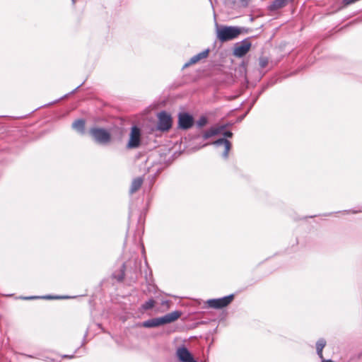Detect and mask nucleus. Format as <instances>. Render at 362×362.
<instances>
[{"mask_svg": "<svg viewBox=\"0 0 362 362\" xmlns=\"http://www.w3.org/2000/svg\"><path fill=\"white\" fill-rule=\"evenodd\" d=\"M195 124L193 115L187 112H180L177 115V128L188 130Z\"/></svg>", "mask_w": 362, "mask_h": 362, "instance_id": "6", "label": "nucleus"}, {"mask_svg": "<svg viewBox=\"0 0 362 362\" xmlns=\"http://www.w3.org/2000/svg\"><path fill=\"white\" fill-rule=\"evenodd\" d=\"M230 124H225L218 126L211 127L209 130L204 132L202 134V137L204 140H206L214 136L220 134L227 127L230 126Z\"/></svg>", "mask_w": 362, "mask_h": 362, "instance_id": "11", "label": "nucleus"}, {"mask_svg": "<svg viewBox=\"0 0 362 362\" xmlns=\"http://www.w3.org/2000/svg\"><path fill=\"white\" fill-rule=\"evenodd\" d=\"M62 357L64 358H73L74 357V354H72V355L64 354L62 356Z\"/></svg>", "mask_w": 362, "mask_h": 362, "instance_id": "28", "label": "nucleus"}, {"mask_svg": "<svg viewBox=\"0 0 362 362\" xmlns=\"http://www.w3.org/2000/svg\"><path fill=\"white\" fill-rule=\"evenodd\" d=\"M209 49H206L199 52V54H195L194 56L191 57L190 59L183 65L182 69L189 66L192 64L197 63L199 61H200L202 59L206 58L209 55Z\"/></svg>", "mask_w": 362, "mask_h": 362, "instance_id": "12", "label": "nucleus"}, {"mask_svg": "<svg viewBox=\"0 0 362 362\" xmlns=\"http://www.w3.org/2000/svg\"><path fill=\"white\" fill-rule=\"evenodd\" d=\"M292 0H274L267 7L269 11H275L285 7Z\"/></svg>", "mask_w": 362, "mask_h": 362, "instance_id": "13", "label": "nucleus"}, {"mask_svg": "<svg viewBox=\"0 0 362 362\" xmlns=\"http://www.w3.org/2000/svg\"><path fill=\"white\" fill-rule=\"evenodd\" d=\"M234 298L235 294L231 293L221 298L209 299L206 300V305L209 308L220 310L228 306Z\"/></svg>", "mask_w": 362, "mask_h": 362, "instance_id": "5", "label": "nucleus"}, {"mask_svg": "<svg viewBox=\"0 0 362 362\" xmlns=\"http://www.w3.org/2000/svg\"><path fill=\"white\" fill-rule=\"evenodd\" d=\"M269 63V59L266 57H261L259 58V65L261 68H265Z\"/></svg>", "mask_w": 362, "mask_h": 362, "instance_id": "21", "label": "nucleus"}, {"mask_svg": "<svg viewBox=\"0 0 362 362\" xmlns=\"http://www.w3.org/2000/svg\"><path fill=\"white\" fill-rule=\"evenodd\" d=\"M259 98H257L256 96L254 97V98L251 101V103H250V105L249 107V108L247 109L248 111H250V110L252 108V107L254 106V105L257 103V100Z\"/></svg>", "mask_w": 362, "mask_h": 362, "instance_id": "23", "label": "nucleus"}, {"mask_svg": "<svg viewBox=\"0 0 362 362\" xmlns=\"http://www.w3.org/2000/svg\"><path fill=\"white\" fill-rule=\"evenodd\" d=\"M240 1H241V2H243V3H244V2H245V3L247 4V1H248L249 0H240Z\"/></svg>", "mask_w": 362, "mask_h": 362, "instance_id": "32", "label": "nucleus"}, {"mask_svg": "<svg viewBox=\"0 0 362 362\" xmlns=\"http://www.w3.org/2000/svg\"><path fill=\"white\" fill-rule=\"evenodd\" d=\"M321 359H322V362H335L331 359H325L324 358H322Z\"/></svg>", "mask_w": 362, "mask_h": 362, "instance_id": "29", "label": "nucleus"}, {"mask_svg": "<svg viewBox=\"0 0 362 362\" xmlns=\"http://www.w3.org/2000/svg\"><path fill=\"white\" fill-rule=\"evenodd\" d=\"M126 264L123 263L119 270L112 273V279H116L118 282L123 281L125 276Z\"/></svg>", "mask_w": 362, "mask_h": 362, "instance_id": "16", "label": "nucleus"}, {"mask_svg": "<svg viewBox=\"0 0 362 362\" xmlns=\"http://www.w3.org/2000/svg\"><path fill=\"white\" fill-rule=\"evenodd\" d=\"M208 123V119L206 116H201L199 119L196 122V125L198 128L201 129L206 126Z\"/></svg>", "mask_w": 362, "mask_h": 362, "instance_id": "20", "label": "nucleus"}, {"mask_svg": "<svg viewBox=\"0 0 362 362\" xmlns=\"http://www.w3.org/2000/svg\"><path fill=\"white\" fill-rule=\"evenodd\" d=\"M175 355L180 362H198L185 345L177 347Z\"/></svg>", "mask_w": 362, "mask_h": 362, "instance_id": "10", "label": "nucleus"}, {"mask_svg": "<svg viewBox=\"0 0 362 362\" xmlns=\"http://www.w3.org/2000/svg\"><path fill=\"white\" fill-rule=\"evenodd\" d=\"M85 126L86 122L83 119H78L71 124V127L81 134L85 133Z\"/></svg>", "mask_w": 362, "mask_h": 362, "instance_id": "15", "label": "nucleus"}, {"mask_svg": "<svg viewBox=\"0 0 362 362\" xmlns=\"http://www.w3.org/2000/svg\"><path fill=\"white\" fill-rule=\"evenodd\" d=\"M21 355H23L25 357L30 358H38L37 355H30V354H20Z\"/></svg>", "mask_w": 362, "mask_h": 362, "instance_id": "26", "label": "nucleus"}, {"mask_svg": "<svg viewBox=\"0 0 362 362\" xmlns=\"http://www.w3.org/2000/svg\"><path fill=\"white\" fill-rule=\"evenodd\" d=\"M252 44L250 38H245L235 45L233 54L237 57H243L250 51Z\"/></svg>", "mask_w": 362, "mask_h": 362, "instance_id": "9", "label": "nucleus"}, {"mask_svg": "<svg viewBox=\"0 0 362 362\" xmlns=\"http://www.w3.org/2000/svg\"><path fill=\"white\" fill-rule=\"evenodd\" d=\"M145 279H146V283L150 284V280H148V276H147V274H146V276H145Z\"/></svg>", "mask_w": 362, "mask_h": 362, "instance_id": "30", "label": "nucleus"}, {"mask_svg": "<svg viewBox=\"0 0 362 362\" xmlns=\"http://www.w3.org/2000/svg\"><path fill=\"white\" fill-rule=\"evenodd\" d=\"M76 1V0H71L72 4H73L74 6L75 5Z\"/></svg>", "mask_w": 362, "mask_h": 362, "instance_id": "33", "label": "nucleus"}, {"mask_svg": "<svg viewBox=\"0 0 362 362\" xmlns=\"http://www.w3.org/2000/svg\"><path fill=\"white\" fill-rule=\"evenodd\" d=\"M83 84V83H81L80 85H78L75 89H74L72 91H71L69 95H71V94H73L81 86H82V85ZM68 95V94L65 95L63 98H66Z\"/></svg>", "mask_w": 362, "mask_h": 362, "instance_id": "25", "label": "nucleus"}, {"mask_svg": "<svg viewBox=\"0 0 362 362\" xmlns=\"http://www.w3.org/2000/svg\"><path fill=\"white\" fill-rule=\"evenodd\" d=\"M249 29L244 27L221 25L216 24V37L221 42L233 40L241 33H247Z\"/></svg>", "mask_w": 362, "mask_h": 362, "instance_id": "1", "label": "nucleus"}, {"mask_svg": "<svg viewBox=\"0 0 362 362\" xmlns=\"http://www.w3.org/2000/svg\"><path fill=\"white\" fill-rule=\"evenodd\" d=\"M70 298L69 296H51V295H47V296H21L20 297V298L23 299V300H33V299H38V298H42V299H66V298Z\"/></svg>", "mask_w": 362, "mask_h": 362, "instance_id": "14", "label": "nucleus"}, {"mask_svg": "<svg viewBox=\"0 0 362 362\" xmlns=\"http://www.w3.org/2000/svg\"><path fill=\"white\" fill-rule=\"evenodd\" d=\"M86 336H87V332L85 334V335H84V337H83V343H82V345H83V344H85V342H86V341H85V339H86Z\"/></svg>", "mask_w": 362, "mask_h": 362, "instance_id": "31", "label": "nucleus"}, {"mask_svg": "<svg viewBox=\"0 0 362 362\" xmlns=\"http://www.w3.org/2000/svg\"><path fill=\"white\" fill-rule=\"evenodd\" d=\"M223 137L219 138L211 143L216 148L223 147L224 150L221 153V157L226 160L228 158V153L232 148V144L228 140V138L233 137V132L225 129L221 133Z\"/></svg>", "mask_w": 362, "mask_h": 362, "instance_id": "4", "label": "nucleus"}, {"mask_svg": "<svg viewBox=\"0 0 362 362\" xmlns=\"http://www.w3.org/2000/svg\"><path fill=\"white\" fill-rule=\"evenodd\" d=\"M88 132L93 141L99 145L106 146L109 144L112 140L111 133L105 128L98 127H91Z\"/></svg>", "mask_w": 362, "mask_h": 362, "instance_id": "3", "label": "nucleus"}, {"mask_svg": "<svg viewBox=\"0 0 362 362\" xmlns=\"http://www.w3.org/2000/svg\"><path fill=\"white\" fill-rule=\"evenodd\" d=\"M143 179L141 177H138L134 179L129 189L130 194H134L141 187Z\"/></svg>", "mask_w": 362, "mask_h": 362, "instance_id": "18", "label": "nucleus"}, {"mask_svg": "<svg viewBox=\"0 0 362 362\" xmlns=\"http://www.w3.org/2000/svg\"><path fill=\"white\" fill-rule=\"evenodd\" d=\"M155 303L154 299L150 298L141 305V308L144 310H151L154 307Z\"/></svg>", "mask_w": 362, "mask_h": 362, "instance_id": "19", "label": "nucleus"}, {"mask_svg": "<svg viewBox=\"0 0 362 362\" xmlns=\"http://www.w3.org/2000/svg\"><path fill=\"white\" fill-rule=\"evenodd\" d=\"M182 313L181 311L175 310L172 313H167L163 316L151 318L144 321L141 325L146 328L158 327L176 321L182 315Z\"/></svg>", "mask_w": 362, "mask_h": 362, "instance_id": "2", "label": "nucleus"}, {"mask_svg": "<svg viewBox=\"0 0 362 362\" xmlns=\"http://www.w3.org/2000/svg\"><path fill=\"white\" fill-rule=\"evenodd\" d=\"M157 129L160 132H168L172 127L173 119L166 111H161L158 115Z\"/></svg>", "mask_w": 362, "mask_h": 362, "instance_id": "8", "label": "nucleus"}, {"mask_svg": "<svg viewBox=\"0 0 362 362\" xmlns=\"http://www.w3.org/2000/svg\"><path fill=\"white\" fill-rule=\"evenodd\" d=\"M326 340L324 338L319 339L315 344L316 352L319 358H322L323 354L322 351L325 346H326Z\"/></svg>", "mask_w": 362, "mask_h": 362, "instance_id": "17", "label": "nucleus"}, {"mask_svg": "<svg viewBox=\"0 0 362 362\" xmlns=\"http://www.w3.org/2000/svg\"><path fill=\"white\" fill-rule=\"evenodd\" d=\"M250 112V111H248V110H247L245 112V114H243V115H241V116L238 117L237 118V122H242V120H243V119H244V118L246 117V115L248 114V112Z\"/></svg>", "mask_w": 362, "mask_h": 362, "instance_id": "24", "label": "nucleus"}, {"mask_svg": "<svg viewBox=\"0 0 362 362\" xmlns=\"http://www.w3.org/2000/svg\"><path fill=\"white\" fill-rule=\"evenodd\" d=\"M202 134H201L200 132H197L195 133L194 134H193L192 136V139H199L200 137H202Z\"/></svg>", "mask_w": 362, "mask_h": 362, "instance_id": "27", "label": "nucleus"}, {"mask_svg": "<svg viewBox=\"0 0 362 362\" xmlns=\"http://www.w3.org/2000/svg\"><path fill=\"white\" fill-rule=\"evenodd\" d=\"M141 142V130L136 126L133 125L131 127L129 133V139L128 141L127 147L128 148H137L140 146Z\"/></svg>", "mask_w": 362, "mask_h": 362, "instance_id": "7", "label": "nucleus"}, {"mask_svg": "<svg viewBox=\"0 0 362 362\" xmlns=\"http://www.w3.org/2000/svg\"><path fill=\"white\" fill-rule=\"evenodd\" d=\"M270 86L269 83H267V85L262 87V88L257 92V95H255L257 98H259V96L267 89V88Z\"/></svg>", "mask_w": 362, "mask_h": 362, "instance_id": "22", "label": "nucleus"}]
</instances>
